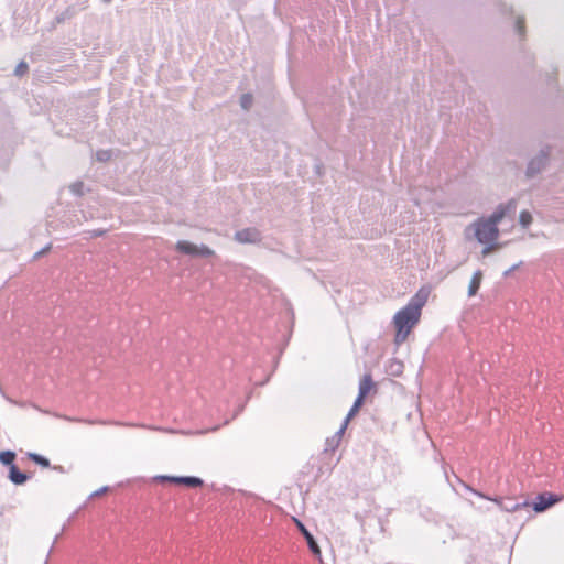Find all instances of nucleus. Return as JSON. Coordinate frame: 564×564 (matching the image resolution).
Returning <instances> with one entry per match:
<instances>
[{
	"label": "nucleus",
	"instance_id": "obj_28",
	"mask_svg": "<svg viewBox=\"0 0 564 564\" xmlns=\"http://www.w3.org/2000/svg\"><path fill=\"white\" fill-rule=\"evenodd\" d=\"M107 489H108L107 487H104V488H101V489H99V490L95 491V492L93 494V496H99L100 494H102V492L107 491Z\"/></svg>",
	"mask_w": 564,
	"mask_h": 564
},
{
	"label": "nucleus",
	"instance_id": "obj_4",
	"mask_svg": "<svg viewBox=\"0 0 564 564\" xmlns=\"http://www.w3.org/2000/svg\"><path fill=\"white\" fill-rule=\"evenodd\" d=\"M549 159V149H542L538 155L532 158L528 164L527 175L532 177L540 173L545 166Z\"/></svg>",
	"mask_w": 564,
	"mask_h": 564
},
{
	"label": "nucleus",
	"instance_id": "obj_22",
	"mask_svg": "<svg viewBox=\"0 0 564 564\" xmlns=\"http://www.w3.org/2000/svg\"><path fill=\"white\" fill-rule=\"evenodd\" d=\"M29 69V66L25 62H21L18 64V66L14 69V74L17 76H23Z\"/></svg>",
	"mask_w": 564,
	"mask_h": 564
},
{
	"label": "nucleus",
	"instance_id": "obj_14",
	"mask_svg": "<svg viewBox=\"0 0 564 564\" xmlns=\"http://www.w3.org/2000/svg\"><path fill=\"white\" fill-rule=\"evenodd\" d=\"M15 459V453L12 451H3L0 452V463L3 465H8L11 467V465H14L13 462Z\"/></svg>",
	"mask_w": 564,
	"mask_h": 564
},
{
	"label": "nucleus",
	"instance_id": "obj_1",
	"mask_svg": "<svg viewBox=\"0 0 564 564\" xmlns=\"http://www.w3.org/2000/svg\"><path fill=\"white\" fill-rule=\"evenodd\" d=\"M429 292L426 290H419L414 296H412L409 303L398 311L393 317V325L395 327L394 343L400 345L404 343L414 328L420 322L422 308L427 302Z\"/></svg>",
	"mask_w": 564,
	"mask_h": 564
},
{
	"label": "nucleus",
	"instance_id": "obj_8",
	"mask_svg": "<svg viewBox=\"0 0 564 564\" xmlns=\"http://www.w3.org/2000/svg\"><path fill=\"white\" fill-rule=\"evenodd\" d=\"M296 524H297V528L301 531V533L304 535V538H305V540L307 542V545H308L310 550L312 551V553L315 554V555L321 554V550H319L318 544L316 543L315 539L310 533V531L305 528V525L303 523H301L300 521H297V520H296Z\"/></svg>",
	"mask_w": 564,
	"mask_h": 564
},
{
	"label": "nucleus",
	"instance_id": "obj_23",
	"mask_svg": "<svg viewBox=\"0 0 564 564\" xmlns=\"http://www.w3.org/2000/svg\"><path fill=\"white\" fill-rule=\"evenodd\" d=\"M516 30L517 32L522 35L523 34V31H524V20L522 17H517V20H516Z\"/></svg>",
	"mask_w": 564,
	"mask_h": 564
},
{
	"label": "nucleus",
	"instance_id": "obj_30",
	"mask_svg": "<svg viewBox=\"0 0 564 564\" xmlns=\"http://www.w3.org/2000/svg\"><path fill=\"white\" fill-rule=\"evenodd\" d=\"M105 2H110L111 0H104Z\"/></svg>",
	"mask_w": 564,
	"mask_h": 564
},
{
	"label": "nucleus",
	"instance_id": "obj_7",
	"mask_svg": "<svg viewBox=\"0 0 564 564\" xmlns=\"http://www.w3.org/2000/svg\"><path fill=\"white\" fill-rule=\"evenodd\" d=\"M162 479L173 481L176 484H182V485H185L187 487H193V488L199 487L203 485V480L200 478L194 477V476H183V477L163 476Z\"/></svg>",
	"mask_w": 564,
	"mask_h": 564
},
{
	"label": "nucleus",
	"instance_id": "obj_19",
	"mask_svg": "<svg viewBox=\"0 0 564 564\" xmlns=\"http://www.w3.org/2000/svg\"><path fill=\"white\" fill-rule=\"evenodd\" d=\"M339 444L340 442L337 437H328L325 444V452H334L339 446Z\"/></svg>",
	"mask_w": 564,
	"mask_h": 564
},
{
	"label": "nucleus",
	"instance_id": "obj_13",
	"mask_svg": "<svg viewBox=\"0 0 564 564\" xmlns=\"http://www.w3.org/2000/svg\"><path fill=\"white\" fill-rule=\"evenodd\" d=\"M364 403V400L360 398H357L349 410L348 414L345 417L346 424H349L350 420L358 413L359 409L361 408Z\"/></svg>",
	"mask_w": 564,
	"mask_h": 564
},
{
	"label": "nucleus",
	"instance_id": "obj_15",
	"mask_svg": "<svg viewBox=\"0 0 564 564\" xmlns=\"http://www.w3.org/2000/svg\"><path fill=\"white\" fill-rule=\"evenodd\" d=\"M500 209L503 212V217L508 214H513L517 209V202L511 199L507 204H501L496 208V210Z\"/></svg>",
	"mask_w": 564,
	"mask_h": 564
},
{
	"label": "nucleus",
	"instance_id": "obj_24",
	"mask_svg": "<svg viewBox=\"0 0 564 564\" xmlns=\"http://www.w3.org/2000/svg\"><path fill=\"white\" fill-rule=\"evenodd\" d=\"M66 420H68V421H76V422H84V423H87V424H107L106 421H101V420L95 421V420H82V419H70V417H66Z\"/></svg>",
	"mask_w": 564,
	"mask_h": 564
},
{
	"label": "nucleus",
	"instance_id": "obj_21",
	"mask_svg": "<svg viewBox=\"0 0 564 564\" xmlns=\"http://www.w3.org/2000/svg\"><path fill=\"white\" fill-rule=\"evenodd\" d=\"M69 189L73 194L77 196H82L84 194V183L83 182H75L70 184Z\"/></svg>",
	"mask_w": 564,
	"mask_h": 564
},
{
	"label": "nucleus",
	"instance_id": "obj_16",
	"mask_svg": "<svg viewBox=\"0 0 564 564\" xmlns=\"http://www.w3.org/2000/svg\"><path fill=\"white\" fill-rule=\"evenodd\" d=\"M112 156V151L111 150H98L96 153H95V159L98 161V162H108Z\"/></svg>",
	"mask_w": 564,
	"mask_h": 564
},
{
	"label": "nucleus",
	"instance_id": "obj_3",
	"mask_svg": "<svg viewBox=\"0 0 564 564\" xmlns=\"http://www.w3.org/2000/svg\"><path fill=\"white\" fill-rule=\"evenodd\" d=\"M175 248L177 251L188 254V256H192V257L207 258V257H210L214 254V251L210 248H208L207 246H205V245L197 246V245H194L186 240L177 241Z\"/></svg>",
	"mask_w": 564,
	"mask_h": 564
},
{
	"label": "nucleus",
	"instance_id": "obj_26",
	"mask_svg": "<svg viewBox=\"0 0 564 564\" xmlns=\"http://www.w3.org/2000/svg\"><path fill=\"white\" fill-rule=\"evenodd\" d=\"M50 249H51V245L46 246L45 248H43L42 250H40L39 252H36V253L34 254V258H35V259L40 258L41 256L45 254Z\"/></svg>",
	"mask_w": 564,
	"mask_h": 564
},
{
	"label": "nucleus",
	"instance_id": "obj_27",
	"mask_svg": "<svg viewBox=\"0 0 564 564\" xmlns=\"http://www.w3.org/2000/svg\"><path fill=\"white\" fill-rule=\"evenodd\" d=\"M518 268V264L512 265L509 270L505 272V276L509 275L511 272H513Z\"/></svg>",
	"mask_w": 564,
	"mask_h": 564
},
{
	"label": "nucleus",
	"instance_id": "obj_5",
	"mask_svg": "<svg viewBox=\"0 0 564 564\" xmlns=\"http://www.w3.org/2000/svg\"><path fill=\"white\" fill-rule=\"evenodd\" d=\"M235 240L239 243H257L261 240V234L257 228H245L236 231Z\"/></svg>",
	"mask_w": 564,
	"mask_h": 564
},
{
	"label": "nucleus",
	"instance_id": "obj_11",
	"mask_svg": "<svg viewBox=\"0 0 564 564\" xmlns=\"http://www.w3.org/2000/svg\"><path fill=\"white\" fill-rule=\"evenodd\" d=\"M9 479L14 485H23L28 480V475L20 471L15 465H11L9 470Z\"/></svg>",
	"mask_w": 564,
	"mask_h": 564
},
{
	"label": "nucleus",
	"instance_id": "obj_20",
	"mask_svg": "<svg viewBox=\"0 0 564 564\" xmlns=\"http://www.w3.org/2000/svg\"><path fill=\"white\" fill-rule=\"evenodd\" d=\"M485 247L484 249L481 250V256L482 257H487L489 256L491 252L496 251L499 249V245L495 242H490V243H484Z\"/></svg>",
	"mask_w": 564,
	"mask_h": 564
},
{
	"label": "nucleus",
	"instance_id": "obj_6",
	"mask_svg": "<svg viewBox=\"0 0 564 564\" xmlns=\"http://www.w3.org/2000/svg\"><path fill=\"white\" fill-rule=\"evenodd\" d=\"M557 501H558V498H556L553 495H549V496L539 495L536 497V501L533 503V509L536 512H542V511H545L551 506H553L554 503H556Z\"/></svg>",
	"mask_w": 564,
	"mask_h": 564
},
{
	"label": "nucleus",
	"instance_id": "obj_17",
	"mask_svg": "<svg viewBox=\"0 0 564 564\" xmlns=\"http://www.w3.org/2000/svg\"><path fill=\"white\" fill-rule=\"evenodd\" d=\"M253 97L251 94H243L240 97V106L243 110H249L252 107Z\"/></svg>",
	"mask_w": 564,
	"mask_h": 564
},
{
	"label": "nucleus",
	"instance_id": "obj_12",
	"mask_svg": "<svg viewBox=\"0 0 564 564\" xmlns=\"http://www.w3.org/2000/svg\"><path fill=\"white\" fill-rule=\"evenodd\" d=\"M28 457H29L32 462H34L35 464H37V465H40V466H42V467H44V468H48V467L51 466L50 460H48L46 457H44V456H42V455H40V454H36V453H28Z\"/></svg>",
	"mask_w": 564,
	"mask_h": 564
},
{
	"label": "nucleus",
	"instance_id": "obj_9",
	"mask_svg": "<svg viewBox=\"0 0 564 564\" xmlns=\"http://www.w3.org/2000/svg\"><path fill=\"white\" fill-rule=\"evenodd\" d=\"M373 387H375V383H373L371 375H369V373L364 375L359 382V392H358L357 398L365 400V398L367 397V394L370 392V390Z\"/></svg>",
	"mask_w": 564,
	"mask_h": 564
},
{
	"label": "nucleus",
	"instance_id": "obj_2",
	"mask_svg": "<svg viewBox=\"0 0 564 564\" xmlns=\"http://www.w3.org/2000/svg\"><path fill=\"white\" fill-rule=\"evenodd\" d=\"M503 218V212L495 210L488 218H479L468 226L466 232L473 230L479 243L495 242L499 237L498 225Z\"/></svg>",
	"mask_w": 564,
	"mask_h": 564
},
{
	"label": "nucleus",
	"instance_id": "obj_25",
	"mask_svg": "<svg viewBox=\"0 0 564 564\" xmlns=\"http://www.w3.org/2000/svg\"><path fill=\"white\" fill-rule=\"evenodd\" d=\"M348 424H346V421L344 420L341 426L339 427V430L333 435L334 437H337L338 441L340 442L341 441V437L347 429Z\"/></svg>",
	"mask_w": 564,
	"mask_h": 564
},
{
	"label": "nucleus",
	"instance_id": "obj_29",
	"mask_svg": "<svg viewBox=\"0 0 564 564\" xmlns=\"http://www.w3.org/2000/svg\"><path fill=\"white\" fill-rule=\"evenodd\" d=\"M218 426L213 427L210 431H217Z\"/></svg>",
	"mask_w": 564,
	"mask_h": 564
},
{
	"label": "nucleus",
	"instance_id": "obj_10",
	"mask_svg": "<svg viewBox=\"0 0 564 564\" xmlns=\"http://www.w3.org/2000/svg\"><path fill=\"white\" fill-rule=\"evenodd\" d=\"M482 281V272L480 270H477L469 282L468 285V296H475L480 288Z\"/></svg>",
	"mask_w": 564,
	"mask_h": 564
},
{
	"label": "nucleus",
	"instance_id": "obj_18",
	"mask_svg": "<svg viewBox=\"0 0 564 564\" xmlns=\"http://www.w3.org/2000/svg\"><path fill=\"white\" fill-rule=\"evenodd\" d=\"M519 223L523 228H527L532 223V215L528 210H522L519 215Z\"/></svg>",
	"mask_w": 564,
	"mask_h": 564
}]
</instances>
